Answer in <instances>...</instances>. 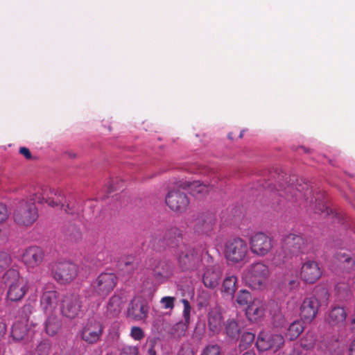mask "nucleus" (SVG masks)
Segmentation results:
<instances>
[{
    "label": "nucleus",
    "mask_w": 355,
    "mask_h": 355,
    "mask_svg": "<svg viewBox=\"0 0 355 355\" xmlns=\"http://www.w3.org/2000/svg\"><path fill=\"white\" fill-rule=\"evenodd\" d=\"M47 187H40L35 189L29 200H22L15 210L13 219L16 224L23 227L32 226L38 218V209L35 203L42 204L44 202L48 205L55 207H60L67 214H78L80 206L76 202L67 200L61 191L54 192V197H48Z\"/></svg>",
    "instance_id": "obj_1"
},
{
    "label": "nucleus",
    "mask_w": 355,
    "mask_h": 355,
    "mask_svg": "<svg viewBox=\"0 0 355 355\" xmlns=\"http://www.w3.org/2000/svg\"><path fill=\"white\" fill-rule=\"evenodd\" d=\"M275 189L279 196H284L288 200H292L293 198L297 200L303 197L316 214L325 213L326 215L333 214L332 209L320 200L323 197V194L317 193V197H315L312 189L306 184H299L297 187L293 184H288L286 187L279 184V188Z\"/></svg>",
    "instance_id": "obj_2"
},
{
    "label": "nucleus",
    "mask_w": 355,
    "mask_h": 355,
    "mask_svg": "<svg viewBox=\"0 0 355 355\" xmlns=\"http://www.w3.org/2000/svg\"><path fill=\"white\" fill-rule=\"evenodd\" d=\"M311 248L310 239L300 234H289L285 236L282 241V250L284 256L282 257L280 253L276 254L272 259V262L276 266H279L284 263L288 257L307 254Z\"/></svg>",
    "instance_id": "obj_3"
},
{
    "label": "nucleus",
    "mask_w": 355,
    "mask_h": 355,
    "mask_svg": "<svg viewBox=\"0 0 355 355\" xmlns=\"http://www.w3.org/2000/svg\"><path fill=\"white\" fill-rule=\"evenodd\" d=\"M2 282L8 286L6 297L11 302L20 301L28 290L27 282L20 277L19 272L14 268L6 270L2 277Z\"/></svg>",
    "instance_id": "obj_4"
},
{
    "label": "nucleus",
    "mask_w": 355,
    "mask_h": 355,
    "mask_svg": "<svg viewBox=\"0 0 355 355\" xmlns=\"http://www.w3.org/2000/svg\"><path fill=\"white\" fill-rule=\"evenodd\" d=\"M270 275L268 266L262 261L253 263L243 272L245 284L254 290L263 289Z\"/></svg>",
    "instance_id": "obj_5"
},
{
    "label": "nucleus",
    "mask_w": 355,
    "mask_h": 355,
    "mask_svg": "<svg viewBox=\"0 0 355 355\" xmlns=\"http://www.w3.org/2000/svg\"><path fill=\"white\" fill-rule=\"evenodd\" d=\"M53 278L60 284L71 282L78 275V267L67 260H58L49 266Z\"/></svg>",
    "instance_id": "obj_6"
},
{
    "label": "nucleus",
    "mask_w": 355,
    "mask_h": 355,
    "mask_svg": "<svg viewBox=\"0 0 355 355\" xmlns=\"http://www.w3.org/2000/svg\"><path fill=\"white\" fill-rule=\"evenodd\" d=\"M202 259V252L189 245L180 247L178 255L179 266L182 270H195L198 269Z\"/></svg>",
    "instance_id": "obj_7"
},
{
    "label": "nucleus",
    "mask_w": 355,
    "mask_h": 355,
    "mask_svg": "<svg viewBox=\"0 0 355 355\" xmlns=\"http://www.w3.org/2000/svg\"><path fill=\"white\" fill-rule=\"evenodd\" d=\"M224 254L227 261L240 263L248 256V243L241 237L230 239L225 243Z\"/></svg>",
    "instance_id": "obj_8"
},
{
    "label": "nucleus",
    "mask_w": 355,
    "mask_h": 355,
    "mask_svg": "<svg viewBox=\"0 0 355 355\" xmlns=\"http://www.w3.org/2000/svg\"><path fill=\"white\" fill-rule=\"evenodd\" d=\"M249 248L252 254L259 257H263L272 251L274 241L266 233L257 232L250 236Z\"/></svg>",
    "instance_id": "obj_9"
},
{
    "label": "nucleus",
    "mask_w": 355,
    "mask_h": 355,
    "mask_svg": "<svg viewBox=\"0 0 355 355\" xmlns=\"http://www.w3.org/2000/svg\"><path fill=\"white\" fill-rule=\"evenodd\" d=\"M284 342L282 335L262 331L258 335L256 347L261 352L271 350L277 352L283 347Z\"/></svg>",
    "instance_id": "obj_10"
},
{
    "label": "nucleus",
    "mask_w": 355,
    "mask_h": 355,
    "mask_svg": "<svg viewBox=\"0 0 355 355\" xmlns=\"http://www.w3.org/2000/svg\"><path fill=\"white\" fill-rule=\"evenodd\" d=\"M117 277L113 272H102L91 284L93 291L98 296L105 297L116 285Z\"/></svg>",
    "instance_id": "obj_11"
},
{
    "label": "nucleus",
    "mask_w": 355,
    "mask_h": 355,
    "mask_svg": "<svg viewBox=\"0 0 355 355\" xmlns=\"http://www.w3.org/2000/svg\"><path fill=\"white\" fill-rule=\"evenodd\" d=\"M165 201L172 211L180 214L187 211L190 202L187 195L179 189L170 191Z\"/></svg>",
    "instance_id": "obj_12"
},
{
    "label": "nucleus",
    "mask_w": 355,
    "mask_h": 355,
    "mask_svg": "<svg viewBox=\"0 0 355 355\" xmlns=\"http://www.w3.org/2000/svg\"><path fill=\"white\" fill-rule=\"evenodd\" d=\"M148 311L147 301L141 296H135L128 304L127 316L135 321L143 320L147 318Z\"/></svg>",
    "instance_id": "obj_13"
},
{
    "label": "nucleus",
    "mask_w": 355,
    "mask_h": 355,
    "mask_svg": "<svg viewBox=\"0 0 355 355\" xmlns=\"http://www.w3.org/2000/svg\"><path fill=\"white\" fill-rule=\"evenodd\" d=\"M103 331L102 323L94 319H89L81 331V338L89 344L97 343Z\"/></svg>",
    "instance_id": "obj_14"
},
{
    "label": "nucleus",
    "mask_w": 355,
    "mask_h": 355,
    "mask_svg": "<svg viewBox=\"0 0 355 355\" xmlns=\"http://www.w3.org/2000/svg\"><path fill=\"white\" fill-rule=\"evenodd\" d=\"M320 308V302L315 297H305L300 307L301 320L306 322H312L316 317Z\"/></svg>",
    "instance_id": "obj_15"
},
{
    "label": "nucleus",
    "mask_w": 355,
    "mask_h": 355,
    "mask_svg": "<svg viewBox=\"0 0 355 355\" xmlns=\"http://www.w3.org/2000/svg\"><path fill=\"white\" fill-rule=\"evenodd\" d=\"M322 274V269L315 261L308 260L301 267L300 277L306 284H314L321 277Z\"/></svg>",
    "instance_id": "obj_16"
},
{
    "label": "nucleus",
    "mask_w": 355,
    "mask_h": 355,
    "mask_svg": "<svg viewBox=\"0 0 355 355\" xmlns=\"http://www.w3.org/2000/svg\"><path fill=\"white\" fill-rule=\"evenodd\" d=\"M44 258V250L37 245L27 248L22 254L23 262L28 268H31L39 266L42 263Z\"/></svg>",
    "instance_id": "obj_17"
},
{
    "label": "nucleus",
    "mask_w": 355,
    "mask_h": 355,
    "mask_svg": "<svg viewBox=\"0 0 355 355\" xmlns=\"http://www.w3.org/2000/svg\"><path fill=\"white\" fill-rule=\"evenodd\" d=\"M81 304L82 302L79 295H71L65 297L62 304V314L68 318H75L80 311L82 307Z\"/></svg>",
    "instance_id": "obj_18"
},
{
    "label": "nucleus",
    "mask_w": 355,
    "mask_h": 355,
    "mask_svg": "<svg viewBox=\"0 0 355 355\" xmlns=\"http://www.w3.org/2000/svg\"><path fill=\"white\" fill-rule=\"evenodd\" d=\"M59 293L56 291H44L40 298V306L46 314H53L57 308Z\"/></svg>",
    "instance_id": "obj_19"
},
{
    "label": "nucleus",
    "mask_w": 355,
    "mask_h": 355,
    "mask_svg": "<svg viewBox=\"0 0 355 355\" xmlns=\"http://www.w3.org/2000/svg\"><path fill=\"white\" fill-rule=\"evenodd\" d=\"M266 302L261 299H254L246 309V315L250 320L257 321L262 318L266 310Z\"/></svg>",
    "instance_id": "obj_20"
},
{
    "label": "nucleus",
    "mask_w": 355,
    "mask_h": 355,
    "mask_svg": "<svg viewBox=\"0 0 355 355\" xmlns=\"http://www.w3.org/2000/svg\"><path fill=\"white\" fill-rule=\"evenodd\" d=\"M221 272L218 268H208L202 276V282L208 288H215L218 286L221 277Z\"/></svg>",
    "instance_id": "obj_21"
},
{
    "label": "nucleus",
    "mask_w": 355,
    "mask_h": 355,
    "mask_svg": "<svg viewBox=\"0 0 355 355\" xmlns=\"http://www.w3.org/2000/svg\"><path fill=\"white\" fill-rule=\"evenodd\" d=\"M214 224L213 217L204 215L198 216L193 225V229L199 234H209L212 231Z\"/></svg>",
    "instance_id": "obj_22"
},
{
    "label": "nucleus",
    "mask_w": 355,
    "mask_h": 355,
    "mask_svg": "<svg viewBox=\"0 0 355 355\" xmlns=\"http://www.w3.org/2000/svg\"><path fill=\"white\" fill-rule=\"evenodd\" d=\"M347 313L342 306H334L329 311L327 318L328 323L332 326H341L345 324Z\"/></svg>",
    "instance_id": "obj_23"
},
{
    "label": "nucleus",
    "mask_w": 355,
    "mask_h": 355,
    "mask_svg": "<svg viewBox=\"0 0 355 355\" xmlns=\"http://www.w3.org/2000/svg\"><path fill=\"white\" fill-rule=\"evenodd\" d=\"M48 315L49 316L43 323V331L46 335L49 336H54L61 329L62 322L56 315L53 314Z\"/></svg>",
    "instance_id": "obj_24"
},
{
    "label": "nucleus",
    "mask_w": 355,
    "mask_h": 355,
    "mask_svg": "<svg viewBox=\"0 0 355 355\" xmlns=\"http://www.w3.org/2000/svg\"><path fill=\"white\" fill-rule=\"evenodd\" d=\"M208 327L214 334H217L221 329L222 316L218 308L210 309L207 315Z\"/></svg>",
    "instance_id": "obj_25"
},
{
    "label": "nucleus",
    "mask_w": 355,
    "mask_h": 355,
    "mask_svg": "<svg viewBox=\"0 0 355 355\" xmlns=\"http://www.w3.org/2000/svg\"><path fill=\"white\" fill-rule=\"evenodd\" d=\"M185 187H187L191 193L196 198H200L207 193L211 187L209 184H205L200 181L188 182Z\"/></svg>",
    "instance_id": "obj_26"
},
{
    "label": "nucleus",
    "mask_w": 355,
    "mask_h": 355,
    "mask_svg": "<svg viewBox=\"0 0 355 355\" xmlns=\"http://www.w3.org/2000/svg\"><path fill=\"white\" fill-rule=\"evenodd\" d=\"M304 330L303 320H295L289 325L286 336L290 340H295L301 335Z\"/></svg>",
    "instance_id": "obj_27"
},
{
    "label": "nucleus",
    "mask_w": 355,
    "mask_h": 355,
    "mask_svg": "<svg viewBox=\"0 0 355 355\" xmlns=\"http://www.w3.org/2000/svg\"><path fill=\"white\" fill-rule=\"evenodd\" d=\"M28 334V329L24 323L18 322L12 324L11 328V336L15 341H21L26 339Z\"/></svg>",
    "instance_id": "obj_28"
},
{
    "label": "nucleus",
    "mask_w": 355,
    "mask_h": 355,
    "mask_svg": "<svg viewBox=\"0 0 355 355\" xmlns=\"http://www.w3.org/2000/svg\"><path fill=\"white\" fill-rule=\"evenodd\" d=\"M237 277L231 275L225 277L222 285V292L227 296L233 297L236 290Z\"/></svg>",
    "instance_id": "obj_29"
},
{
    "label": "nucleus",
    "mask_w": 355,
    "mask_h": 355,
    "mask_svg": "<svg viewBox=\"0 0 355 355\" xmlns=\"http://www.w3.org/2000/svg\"><path fill=\"white\" fill-rule=\"evenodd\" d=\"M121 302L122 300L119 295H112L107 305V313L112 316L117 315L121 312Z\"/></svg>",
    "instance_id": "obj_30"
},
{
    "label": "nucleus",
    "mask_w": 355,
    "mask_h": 355,
    "mask_svg": "<svg viewBox=\"0 0 355 355\" xmlns=\"http://www.w3.org/2000/svg\"><path fill=\"white\" fill-rule=\"evenodd\" d=\"M225 334L232 339H237L240 334V328L234 320H228L225 323Z\"/></svg>",
    "instance_id": "obj_31"
},
{
    "label": "nucleus",
    "mask_w": 355,
    "mask_h": 355,
    "mask_svg": "<svg viewBox=\"0 0 355 355\" xmlns=\"http://www.w3.org/2000/svg\"><path fill=\"white\" fill-rule=\"evenodd\" d=\"M66 236L69 241L78 242L82 239V234L76 225H70L66 232Z\"/></svg>",
    "instance_id": "obj_32"
},
{
    "label": "nucleus",
    "mask_w": 355,
    "mask_h": 355,
    "mask_svg": "<svg viewBox=\"0 0 355 355\" xmlns=\"http://www.w3.org/2000/svg\"><path fill=\"white\" fill-rule=\"evenodd\" d=\"M255 338V336L254 334L251 332H244L241 335L240 343L239 345V348L241 351L245 350L249 347L251 346L252 343L254 342Z\"/></svg>",
    "instance_id": "obj_33"
},
{
    "label": "nucleus",
    "mask_w": 355,
    "mask_h": 355,
    "mask_svg": "<svg viewBox=\"0 0 355 355\" xmlns=\"http://www.w3.org/2000/svg\"><path fill=\"white\" fill-rule=\"evenodd\" d=\"M51 348V342L49 339H42L36 347L37 355H49Z\"/></svg>",
    "instance_id": "obj_34"
},
{
    "label": "nucleus",
    "mask_w": 355,
    "mask_h": 355,
    "mask_svg": "<svg viewBox=\"0 0 355 355\" xmlns=\"http://www.w3.org/2000/svg\"><path fill=\"white\" fill-rule=\"evenodd\" d=\"M189 324V322L186 321L176 323L171 329V334L176 338L183 336L188 329Z\"/></svg>",
    "instance_id": "obj_35"
},
{
    "label": "nucleus",
    "mask_w": 355,
    "mask_h": 355,
    "mask_svg": "<svg viewBox=\"0 0 355 355\" xmlns=\"http://www.w3.org/2000/svg\"><path fill=\"white\" fill-rule=\"evenodd\" d=\"M335 258L338 261L343 263L344 268L347 270L352 268L354 264V261L352 260L350 255L341 251L336 252Z\"/></svg>",
    "instance_id": "obj_36"
},
{
    "label": "nucleus",
    "mask_w": 355,
    "mask_h": 355,
    "mask_svg": "<svg viewBox=\"0 0 355 355\" xmlns=\"http://www.w3.org/2000/svg\"><path fill=\"white\" fill-rule=\"evenodd\" d=\"M315 338L313 334L307 333L300 340V346L306 349L309 350L314 347L315 344Z\"/></svg>",
    "instance_id": "obj_37"
},
{
    "label": "nucleus",
    "mask_w": 355,
    "mask_h": 355,
    "mask_svg": "<svg viewBox=\"0 0 355 355\" xmlns=\"http://www.w3.org/2000/svg\"><path fill=\"white\" fill-rule=\"evenodd\" d=\"M313 297H315L318 300L320 306L321 304L327 303L329 295L325 287H317L315 289V295Z\"/></svg>",
    "instance_id": "obj_38"
},
{
    "label": "nucleus",
    "mask_w": 355,
    "mask_h": 355,
    "mask_svg": "<svg viewBox=\"0 0 355 355\" xmlns=\"http://www.w3.org/2000/svg\"><path fill=\"white\" fill-rule=\"evenodd\" d=\"M252 296L249 291L246 290H241L236 297V302L241 306L248 305L252 302Z\"/></svg>",
    "instance_id": "obj_39"
},
{
    "label": "nucleus",
    "mask_w": 355,
    "mask_h": 355,
    "mask_svg": "<svg viewBox=\"0 0 355 355\" xmlns=\"http://www.w3.org/2000/svg\"><path fill=\"white\" fill-rule=\"evenodd\" d=\"M11 261L12 259L8 253L0 252V273L10 266Z\"/></svg>",
    "instance_id": "obj_40"
},
{
    "label": "nucleus",
    "mask_w": 355,
    "mask_h": 355,
    "mask_svg": "<svg viewBox=\"0 0 355 355\" xmlns=\"http://www.w3.org/2000/svg\"><path fill=\"white\" fill-rule=\"evenodd\" d=\"M335 290L337 295L340 298H345L348 296L349 292V286L347 283L340 282L336 285Z\"/></svg>",
    "instance_id": "obj_41"
},
{
    "label": "nucleus",
    "mask_w": 355,
    "mask_h": 355,
    "mask_svg": "<svg viewBox=\"0 0 355 355\" xmlns=\"http://www.w3.org/2000/svg\"><path fill=\"white\" fill-rule=\"evenodd\" d=\"M200 355H220V347L218 345H209L204 348Z\"/></svg>",
    "instance_id": "obj_42"
},
{
    "label": "nucleus",
    "mask_w": 355,
    "mask_h": 355,
    "mask_svg": "<svg viewBox=\"0 0 355 355\" xmlns=\"http://www.w3.org/2000/svg\"><path fill=\"white\" fill-rule=\"evenodd\" d=\"M181 302L184 306L183 317L184 321H186L187 322H190V313L191 309L190 303L187 299H182Z\"/></svg>",
    "instance_id": "obj_43"
},
{
    "label": "nucleus",
    "mask_w": 355,
    "mask_h": 355,
    "mask_svg": "<svg viewBox=\"0 0 355 355\" xmlns=\"http://www.w3.org/2000/svg\"><path fill=\"white\" fill-rule=\"evenodd\" d=\"M175 297H164L160 300V304L162 308L173 309L174 307Z\"/></svg>",
    "instance_id": "obj_44"
},
{
    "label": "nucleus",
    "mask_w": 355,
    "mask_h": 355,
    "mask_svg": "<svg viewBox=\"0 0 355 355\" xmlns=\"http://www.w3.org/2000/svg\"><path fill=\"white\" fill-rule=\"evenodd\" d=\"M130 336L135 340H140L144 337V333L141 327H132L130 331Z\"/></svg>",
    "instance_id": "obj_45"
},
{
    "label": "nucleus",
    "mask_w": 355,
    "mask_h": 355,
    "mask_svg": "<svg viewBox=\"0 0 355 355\" xmlns=\"http://www.w3.org/2000/svg\"><path fill=\"white\" fill-rule=\"evenodd\" d=\"M155 337H149L147 339L146 343L144 346L145 348H148V352L150 355H155Z\"/></svg>",
    "instance_id": "obj_46"
},
{
    "label": "nucleus",
    "mask_w": 355,
    "mask_h": 355,
    "mask_svg": "<svg viewBox=\"0 0 355 355\" xmlns=\"http://www.w3.org/2000/svg\"><path fill=\"white\" fill-rule=\"evenodd\" d=\"M120 355H138V349L136 347L125 346L122 348Z\"/></svg>",
    "instance_id": "obj_47"
},
{
    "label": "nucleus",
    "mask_w": 355,
    "mask_h": 355,
    "mask_svg": "<svg viewBox=\"0 0 355 355\" xmlns=\"http://www.w3.org/2000/svg\"><path fill=\"white\" fill-rule=\"evenodd\" d=\"M8 217V212L6 205L0 202V224L6 221Z\"/></svg>",
    "instance_id": "obj_48"
},
{
    "label": "nucleus",
    "mask_w": 355,
    "mask_h": 355,
    "mask_svg": "<svg viewBox=\"0 0 355 355\" xmlns=\"http://www.w3.org/2000/svg\"><path fill=\"white\" fill-rule=\"evenodd\" d=\"M273 319L274 324L277 327L283 326L286 322V318L281 313H276Z\"/></svg>",
    "instance_id": "obj_49"
},
{
    "label": "nucleus",
    "mask_w": 355,
    "mask_h": 355,
    "mask_svg": "<svg viewBox=\"0 0 355 355\" xmlns=\"http://www.w3.org/2000/svg\"><path fill=\"white\" fill-rule=\"evenodd\" d=\"M19 153L23 155L28 159H30L32 157L31 153L26 147H21L19 148Z\"/></svg>",
    "instance_id": "obj_50"
},
{
    "label": "nucleus",
    "mask_w": 355,
    "mask_h": 355,
    "mask_svg": "<svg viewBox=\"0 0 355 355\" xmlns=\"http://www.w3.org/2000/svg\"><path fill=\"white\" fill-rule=\"evenodd\" d=\"M6 330L7 326L4 322V320L3 319H0V340H1V338L5 336Z\"/></svg>",
    "instance_id": "obj_51"
},
{
    "label": "nucleus",
    "mask_w": 355,
    "mask_h": 355,
    "mask_svg": "<svg viewBox=\"0 0 355 355\" xmlns=\"http://www.w3.org/2000/svg\"><path fill=\"white\" fill-rule=\"evenodd\" d=\"M105 253H107V252H99L97 254V260L99 262V264H101V265H103L105 263H107L109 261L108 258H107L106 259L103 258Z\"/></svg>",
    "instance_id": "obj_52"
},
{
    "label": "nucleus",
    "mask_w": 355,
    "mask_h": 355,
    "mask_svg": "<svg viewBox=\"0 0 355 355\" xmlns=\"http://www.w3.org/2000/svg\"><path fill=\"white\" fill-rule=\"evenodd\" d=\"M349 355H355V340H353L349 345Z\"/></svg>",
    "instance_id": "obj_53"
},
{
    "label": "nucleus",
    "mask_w": 355,
    "mask_h": 355,
    "mask_svg": "<svg viewBox=\"0 0 355 355\" xmlns=\"http://www.w3.org/2000/svg\"><path fill=\"white\" fill-rule=\"evenodd\" d=\"M351 329L355 331V313L352 315Z\"/></svg>",
    "instance_id": "obj_54"
},
{
    "label": "nucleus",
    "mask_w": 355,
    "mask_h": 355,
    "mask_svg": "<svg viewBox=\"0 0 355 355\" xmlns=\"http://www.w3.org/2000/svg\"><path fill=\"white\" fill-rule=\"evenodd\" d=\"M299 283L296 280H291L289 282V286L291 288H293L295 287H297L298 286Z\"/></svg>",
    "instance_id": "obj_55"
},
{
    "label": "nucleus",
    "mask_w": 355,
    "mask_h": 355,
    "mask_svg": "<svg viewBox=\"0 0 355 355\" xmlns=\"http://www.w3.org/2000/svg\"><path fill=\"white\" fill-rule=\"evenodd\" d=\"M115 189H116V188L114 187V185H113V182H112L110 183V187L108 188V193H111L113 191H114Z\"/></svg>",
    "instance_id": "obj_56"
},
{
    "label": "nucleus",
    "mask_w": 355,
    "mask_h": 355,
    "mask_svg": "<svg viewBox=\"0 0 355 355\" xmlns=\"http://www.w3.org/2000/svg\"><path fill=\"white\" fill-rule=\"evenodd\" d=\"M289 355H304L302 352H299L298 350H293L292 353H291Z\"/></svg>",
    "instance_id": "obj_57"
},
{
    "label": "nucleus",
    "mask_w": 355,
    "mask_h": 355,
    "mask_svg": "<svg viewBox=\"0 0 355 355\" xmlns=\"http://www.w3.org/2000/svg\"><path fill=\"white\" fill-rule=\"evenodd\" d=\"M243 355H255V353L252 351H248L244 353Z\"/></svg>",
    "instance_id": "obj_58"
},
{
    "label": "nucleus",
    "mask_w": 355,
    "mask_h": 355,
    "mask_svg": "<svg viewBox=\"0 0 355 355\" xmlns=\"http://www.w3.org/2000/svg\"><path fill=\"white\" fill-rule=\"evenodd\" d=\"M105 355H114L113 353H107Z\"/></svg>",
    "instance_id": "obj_59"
},
{
    "label": "nucleus",
    "mask_w": 355,
    "mask_h": 355,
    "mask_svg": "<svg viewBox=\"0 0 355 355\" xmlns=\"http://www.w3.org/2000/svg\"><path fill=\"white\" fill-rule=\"evenodd\" d=\"M228 138H230L231 139H232V135L230 134L228 135Z\"/></svg>",
    "instance_id": "obj_60"
},
{
    "label": "nucleus",
    "mask_w": 355,
    "mask_h": 355,
    "mask_svg": "<svg viewBox=\"0 0 355 355\" xmlns=\"http://www.w3.org/2000/svg\"><path fill=\"white\" fill-rule=\"evenodd\" d=\"M152 326H153V327H155V322H153V323H152Z\"/></svg>",
    "instance_id": "obj_61"
},
{
    "label": "nucleus",
    "mask_w": 355,
    "mask_h": 355,
    "mask_svg": "<svg viewBox=\"0 0 355 355\" xmlns=\"http://www.w3.org/2000/svg\"><path fill=\"white\" fill-rule=\"evenodd\" d=\"M239 137H240L241 138L243 137V133H242V132H241V134H240V136H239Z\"/></svg>",
    "instance_id": "obj_62"
},
{
    "label": "nucleus",
    "mask_w": 355,
    "mask_h": 355,
    "mask_svg": "<svg viewBox=\"0 0 355 355\" xmlns=\"http://www.w3.org/2000/svg\"><path fill=\"white\" fill-rule=\"evenodd\" d=\"M156 278H157V280L158 279V274H157Z\"/></svg>",
    "instance_id": "obj_63"
}]
</instances>
